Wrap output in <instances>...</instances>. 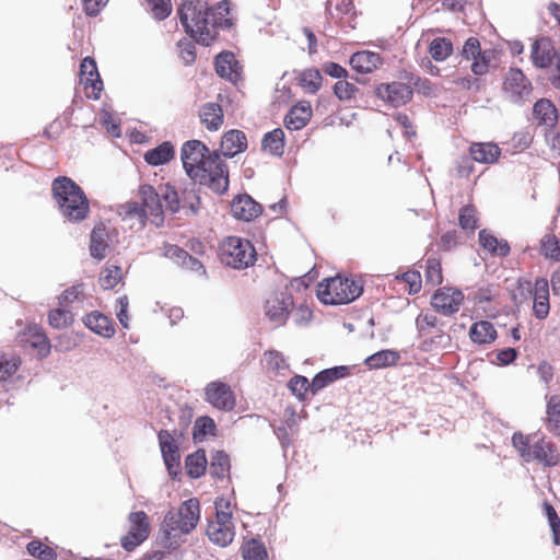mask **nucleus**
Returning <instances> with one entry per match:
<instances>
[{"label": "nucleus", "instance_id": "nucleus-1", "mask_svg": "<svg viewBox=\"0 0 560 560\" xmlns=\"http://www.w3.org/2000/svg\"><path fill=\"white\" fill-rule=\"evenodd\" d=\"M183 166L187 175L196 183L217 194H224L229 187L226 164L215 151L200 140L186 141L180 151Z\"/></svg>", "mask_w": 560, "mask_h": 560}, {"label": "nucleus", "instance_id": "nucleus-2", "mask_svg": "<svg viewBox=\"0 0 560 560\" xmlns=\"http://www.w3.org/2000/svg\"><path fill=\"white\" fill-rule=\"evenodd\" d=\"M229 0L218 2L214 9L202 0H183L177 9V14L187 34L197 43L209 46L219 35V28L229 26L230 20L225 16L230 13Z\"/></svg>", "mask_w": 560, "mask_h": 560}, {"label": "nucleus", "instance_id": "nucleus-3", "mask_svg": "<svg viewBox=\"0 0 560 560\" xmlns=\"http://www.w3.org/2000/svg\"><path fill=\"white\" fill-rule=\"evenodd\" d=\"M51 195L62 217L69 222H82L89 217L90 201L84 190L70 177L55 178Z\"/></svg>", "mask_w": 560, "mask_h": 560}, {"label": "nucleus", "instance_id": "nucleus-4", "mask_svg": "<svg viewBox=\"0 0 560 560\" xmlns=\"http://www.w3.org/2000/svg\"><path fill=\"white\" fill-rule=\"evenodd\" d=\"M512 445L526 463H538L544 467H555L560 462L558 446L542 433L514 432Z\"/></svg>", "mask_w": 560, "mask_h": 560}, {"label": "nucleus", "instance_id": "nucleus-5", "mask_svg": "<svg viewBox=\"0 0 560 560\" xmlns=\"http://www.w3.org/2000/svg\"><path fill=\"white\" fill-rule=\"evenodd\" d=\"M200 521V502L197 498H190L184 501L177 510L168 511L163 520L161 530L167 546L173 547L177 544L176 538L182 535L190 534Z\"/></svg>", "mask_w": 560, "mask_h": 560}, {"label": "nucleus", "instance_id": "nucleus-6", "mask_svg": "<svg viewBox=\"0 0 560 560\" xmlns=\"http://www.w3.org/2000/svg\"><path fill=\"white\" fill-rule=\"evenodd\" d=\"M363 292L361 281L348 277H332L317 284L316 294L320 302L327 305L348 304L358 299Z\"/></svg>", "mask_w": 560, "mask_h": 560}, {"label": "nucleus", "instance_id": "nucleus-7", "mask_svg": "<svg viewBox=\"0 0 560 560\" xmlns=\"http://www.w3.org/2000/svg\"><path fill=\"white\" fill-rule=\"evenodd\" d=\"M220 261L236 270L247 269L255 265L257 252L250 241L240 236H226L218 248Z\"/></svg>", "mask_w": 560, "mask_h": 560}, {"label": "nucleus", "instance_id": "nucleus-8", "mask_svg": "<svg viewBox=\"0 0 560 560\" xmlns=\"http://www.w3.org/2000/svg\"><path fill=\"white\" fill-rule=\"evenodd\" d=\"M206 533L208 538L220 547H226L233 541L235 532L228 500L215 501V518L208 523Z\"/></svg>", "mask_w": 560, "mask_h": 560}, {"label": "nucleus", "instance_id": "nucleus-9", "mask_svg": "<svg viewBox=\"0 0 560 560\" xmlns=\"http://www.w3.org/2000/svg\"><path fill=\"white\" fill-rule=\"evenodd\" d=\"M498 55V50L493 48L481 49L477 37L467 38L460 51L463 59L471 61L470 70L476 77L486 75L497 61Z\"/></svg>", "mask_w": 560, "mask_h": 560}, {"label": "nucleus", "instance_id": "nucleus-10", "mask_svg": "<svg viewBox=\"0 0 560 560\" xmlns=\"http://www.w3.org/2000/svg\"><path fill=\"white\" fill-rule=\"evenodd\" d=\"M502 92L510 102L523 104L530 100L533 85L521 69L510 68L504 75Z\"/></svg>", "mask_w": 560, "mask_h": 560}, {"label": "nucleus", "instance_id": "nucleus-11", "mask_svg": "<svg viewBox=\"0 0 560 560\" xmlns=\"http://www.w3.org/2000/svg\"><path fill=\"white\" fill-rule=\"evenodd\" d=\"M129 529L120 539V545L126 551L135 550L150 535V522L144 511L131 512L128 515Z\"/></svg>", "mask_w": 560, "mask_h": 560}, {"label": "nucleus", "instance_id": "nucleus-12", "mask_svg": "<svg viewBox=\"0 0 560 560\" xmlns=\"http://www.w3.org/2000/svg\"><path fill=\"white\" fill-rule=\"evenodd\" d=\"M464 299V293L459 289L442 287L432 294L431 305L435 312L444 316H452L460 310Z\"/></svg>", "mask_w": 560, "mask_h": 560}, {"label": "nucleus", "instance_id": "nucleus-13", "mask_svg": "<svg viewBox=\"0 0 560 560\" xmlns=\"http://www.w3.org/2000/svg\"><path fill=\"white\" fill-rule=\"evenodd\" d=\"M80 82L83 85L86 97L98 100L103 90L96 62L91 57H85L80 65Z\"/></svg>", "mask_w": 560, "mask_h": 560}, {"label": "nucleus", "instance_id": "nucleus-14", "mask_svg": "<svg viewBox=\"0 0 560 560\" xmlns=\"http://www.w3.org/2000/svg\"><path fill=\"white\" fill-rule=\"evenodd\" d=\"M377 97L394 107L402 106L411 101L413 92L402 82L381 83L375 88Z\"/></svg>", "mask_w": 560, "mask_h": 560}, {"label": "nucleus", "instance_id": "nucleus-15", "mask_svg": "<svg viewBox=\"0 0 560 560\" xmlns=\"http://www.w3.org/2000/svg\"><path fill=\"white\" fill-rule=\"evenodd\" d=\"M206 399L214 408L232 410L236 405L235 394L231 386L223 382H211L205 389Z\"/></svg>", "mask_w": 560, "mask_h": 560}, {"label": "nucleus", "instance_id": "nucleus-16", "mask_svg": "<svg viewBox=\"0 0 560 560\" xmlns=\"http://www.w3.org/2000/svg\"><path fill=\"white\" fill-rule=\"evenodd\" d=\"M530 59L535 67L545 69L558 62L560 51L555 48L550 38L540 37L532 45Z\"/></svg>", "mask_w": 560, "mask_h": 560}, {"label": "nucleus", "instance_id": "nucleus-17", "mask_svg": "<svg viewBox=\"0 0 560 560\" xmlns=\"http://www.w3.org/2000/svg\"><path fill=\"white\" fill-rule=\"evenodd\" d=\"M138 194L148 219L151 218V222L156 226L161 225L164 220L161 195L150 185L140 186Z\"/></svg>", "mask_w": 560, "mask_h": 560}, {"label": "nucleus", "instance_id": "nucleus-18", "mask_svg": "<svg viewBox=\"0 0 560 560\" xmlns=\"http://www.w3.org/2000/svg\"><path fill=\"white\" fill-rule=\"evenodd\" d=\"M326 11L336 23L355 28L357 12L353 0H327Z\"/></svg>", "mask_w": 560, "mask_h": 560}, {"label": "nucleus", "instance_id": "nucleus-19", "mask_svg": "<svg viewBox=\"0 0 560 560\" xmlns=\"http://www.w3.org/2000/svg\"><path fill=\"white\" fill-rule=\"evenodd\" d=\"M217 74L234 84L242 79V67L231 51L220 52L214 60Z\"/></svg>", "mask_w": 560, "mask_h": 560}, {"label": "nucleus", "instance_id": "nucleus-20", "mask_svg": "<svg viewBox=\"0 0 560 560\" xmlns=\"http://www.w3.org/2000/svg\"><path fill=\"white\" fill-rule=\"evenodd\" d=\"M231 212L235 219L249 222L261 214L262 207L249 195H238L231 202Z\"/></svg>", "mask_w": 560, "mask_h": 560}, {"label": "nucleus", "instance_id": "nucleus-21", "mask_svg": "<svg viewBox=\"0 0 560 560\" xmlns=\"http://www.w3.org/2000/svg\"><path fill=\"white\" fill-rule=\"evenodd\" d=\"M292 300L284 294L270 296L265 303V313L277 325H282L288 319Z\"/></svg>", "mask_w": 560, "mask_h": 560}, {"label": "nucleus", "instance_id": "nucleus-22", "mask_svg": "<svg viewBox=\"0 0 560 560\" xmlns=\"http://www.w3.org/2000/svg\"><path fill=\"white\" fill-rule=\"evenodd\" d=\"M198 116L201 125L210 132L220 130L224 124L223 108L215 102L202 104L199 107Z\"/></svg>", "mask_w": 560, "mask_h": 560}, {"label": "nucleus", "instance_id": "nucleus-23", "mask_svg": "<svg viewBox=\"0 0 560 560\" xmlns=\"http://www.w3.org/2000/svg\"><path fill=\"white\" fill-rule=\"evenodd\" d=\"M221 152L226 158H233L247 149V138L245 132L232 129L222 136L220 143Z\"/></svg>", "mask_w": 560, "mask_h": 560}, {"label": "nucleus", "instance_id": "nucleus-24", "mask_svg": "<svg viewBox=\"0 0 560 560\" xmlns=\"http://www.w3.org/2000/svg\"><path fill=\"white\" fill-rule=\"evenodd\" d=\"M312 117V107L310 102L301 101L288 112L284 117V126L290 130H300L304 128Z\"/></svg>", "mask_w": 560, "mask_h": 560}, {"label": "nucleus", "instance_id": "nucleus-25", "mask_svg": "<svg viewBox=\"0 0 560 560\" xmlns=\"http://www.w3.org/2000/svg\"><path fill=\"white\" fill-rule=\"evenodd\" d=\"M549 310V282L546 278H538L534 285V315L544 319L548 316Z\"/></svg>", "mask_w": 560, "mask_h": 560}, {"label": "nucleus", "instance_id": "nucleus-26", "mask_svg": "<svg viewBox=\"0 0 560 560\" xmlns=\"http://www.w3.org/2000/svg\"><path fill=\"white\" fill-rule=\"evenodd\" d=\"M24 337V341L36 350L42 358H46L50 353V341L40 326L28 325L25 329Z\"/></svg>", "mask_w": 560, "mask_h": 560}, {"label": "nucleus", "instance_id": "nucleus-27", "mask_svg": "<svg viewBox=\"0 0 560 560\" xmlns=\"http://www.w3.org/2000/svg\"><path fill=\"white\" fill-rule=\"evenodd\" d=\"M350 65L358 73H371L382 65L380 54L369 50L354 52L350 58Z\"/></svg>", "mask_w": 560, "mask_h": 560}, {"label": "nucleus", "instance_id": "nucleus-28", "mask_svg": "<svg viewBox=\"0 0 560 560\" xmlns=\"http://www.w3.org/2000/svg\"><path fill=\"white\" fill-rule=\"evenodd\" d=\"M469 154L478 163L493 164L499 160L501 149L492 142H476L469 147Z\"/></svg>", "mask_w": 560, "mask_h": 560}, {"label": "nucleus", "instance_id": "nucleus-29", "mask_svg": "<svg viewBox=\"0 0 560 560\" xmlns=\"http://www.w3.org/2000/svg\"><path fill=\"white\" fill-rule=\"evenodd\" d=\"M479 244L492 256L506 257L511 252L508 241L498 238L488 230L479 232Z\"/></svg>", "mask_w": 560, "mask_h": 560}, {"label": "nucleus", "instance_id": "nucleus-30", "mask_svg": "<svg viewBox=\"0 0 560 560\" xmlns=\"http://www.w3.org/2000/svg\"><path fill=\"white\" fill-rule=\"evenodd\" d=\"M84 325L97 335L110 338L115 334L112 320L100 312H92L83 318Z\"/></svg>", "mask_w": 560, "mask_h": 560}, {"label": "nucleus", "instance_id": "nucleus-31", "mask_svg": "<svg viewBox=\"0 0 560 560\" xmlns=\"http://www.w3.org/2000/svg\"><path fill=\"white\" fill-rule=\"evenodd\" d=\"M108 248V234L103 223L95 225L91 232L90 253L91 256L102 260Z\"/></svg>", "mask_w": 560, "mask_h": 560}, {"label": "nucleus", "instance_id": "nucleus-32", "mask_svg": "<svg viewBox=\"0 0 560 560\" xmlns=\"http://www.w3.org/2000/svg\"><path fill=\"white\" fill-rule=\"evenodd\" d=\"M400 360V354L396 350H381L373 353L364 360V364L371 370H378L395 366Z\"/></svg>", "mask_w": 560, "mask_h": 560}, {"label": "nucleus", "instance_id": "nucleus-33", "mask_svg": "<svg viewBox=\"0 0 560 560\" xmlns=\"http://www.w3.org/2000/svg\"><path fill=\"white\" fill-rule=\"evenodd\" d=\"M284 145V131L281 128L267 132L261 140V150L276 156L283 154Z\"/></svg>", "mask_w": 560, "mask_h": 560}, {"label": "nucleus", "instance_id": "nucleus-34", "mask_svg": "<svg viewBox=\"0 0 560 560\" xmlns=\"http://www.w3.org/2000/svg\"><path fill=\"white\" fill-rule=\"evenodd\" d=\"M469 336L475 343H490L495 339L497 330L490 322L480 320L471 325Z\"/></svg>", "mask_w": 560, "mask_h": 560}, {"label": "nucleus", "instance_id": "nucleus-35", "mask_svg": "<svg viewBox=\"0 0 560 560\" xmlns=\"http://www.w3.org/2000/svg\"><path fill=\"white\" fill-rule=\"evenodd\" d=\"M174 158V147L170 142H163L154 149L145 152L144 161L153 166L162 165Z\"/></svg>", "mask_w": 560, "mask_h": 560}, {"label": "nucleus", "instance_id": "nucleus-36", "mask_svg": "<svg viewBox=\"0 0 560 560\" xmlns=\"http://www.w3.org/2000/svg\"><path fill=\"white\" fill-rule=\"evenodd\" d=\"M547 429L560 436V395H552L547 399Z\"/></svg>", "mask_w": 560, "mask_h": 560}, {"label": "nucleus", "instance_id": "nucleus-37", "mask_svg": "<svg viewBox=\"0 0 560 560\" xmlns=\"http://www.w3.org/2000/svg\"><path fill=\"white\" fill-rule=\"evenodd\" d=\"M186 472L190 478H199L206 472L207 457L203 450L188 455L185 460Z\"/></svg>", "mask_w": 560, "mask_h": 560}, {"label": "nucleus", "instance_id": "nucleus-38", "mask_svg": "<svg viewBox=\"0 0 560 560\" xmlns=\"http://www.w3.org/2000/svg\"><path fill=\"white\" fill-rule=\"evenodd\" d=\"M539 253L546 259L560 262V238L555 234H545L539 244Z\"/></svg>", "mask_w": 560, "mask_h": 560}, {"label": "nucleus", "instance_id": "nucleus-39", "mask_svg": "<svg viewBox=\"0 0 560 560\" xmlns=\"http://www.w3.org/2000/svg\"><path fill=\"white\" fill-rule=\"evenodd\" d=\"M74 322V316L70 310L59 305L48 312V324L55 329H66Z\"/></svg>", "mask_w": 560, "mask_h": 560}, {"label": "nucleus", "instance_id": "nucleus-40", "mask_svg": "<svg viewBox=\"0 0 560 560\" xmlns=\"http://www.w3.org/2000/svg\"><path fill=\"white\" fill-rule=\"evenodd\" d=\"M322 74L319 70L311 68L302 71L299 77V85L307 93H316L322 86Z\"/></svg>", "mask_w": 560, "mask_h": 560}, {"label": "nucleus", "instance_id": "nucleus-41", "mask_svg": "<svg viewBox=\"0 0 560 560\" xmlns=\"http://www.w3.org/2000/svg\"><path fill=\"white\" fill-rule=\"evenodd\" d=\"M394 281L396 283H404L405 289L411 295L419 293L422 288L421 273L416 269H409L406 272L395 276Z\"/></svg>", "mask_w": 560, "mask_h": 560}, {"label": "nucleus", "instance_id": "nucleus-42", "mask_svg": "<svg viewBox=\"0 0 560 560\" xmlns=\"http://www.w3.org/2000/svg\"><path fill=\"white\" fill-rule=\"evenodd\" d=\"M120 214L124 220L136 221L140 229L145 225V221L148 220L147 210L141 203L136 201H129L122 205Z\"/></svg>", "mask_w": 560, "mask_h": 560}, {"label": "nucleus", "instance_id": "nucleus-43", "mask_svg": "<svg viewBox=\"0 0 560 560\" xmlns=\"http://www.w3.org/2000/svg\"><path fill=\"white\" fill-rule=\"evenodd\" d=\"M429 54L435 61H444L453 54V44L448 38L436 37L429 45Z\"/></svg>", "mask_w": 560, "mask_h": 560}, {"label": "nucleus", "instance_id": "nucleus-44", "mask_svg": "<svg viewBox=\"0 0 560 560\" xmlns=\"http://www.w3.org/2000/svg\"><path fill=\"white\" fill-rule=\"evenodd\" d=\"M534 114L540 122L546 125H553L557 120V109L549 100L537 101L534 105Z\"/></svg>", "mask_w": 560, "mask_h": 560}, {"label": "nucleus", "instance_id": "nucleus-45", "mask_svg": "<svg viewBox=\"0 0 560 560\" xmlns=\"http://www.w3.org/2000/svg\"><path fill=\"white\" fill-rule=\"evenodd\" d=\"M230 470V458L222 452L218 451L211 456L209 474L217 479H223Z\"/></svg>", "mask_w": 560, "mask_h": 560}, {"label": "nucleus", "instance_id": "nucleus-46", "mask_svg": "<svg viewBox=\"0 0 560 560\" xmlns=\"http://www.w3.org/2000/svg\"><path fill=\"white\" fill-rule=\"evenodd\" d=\"M86 298L84 283H77L66 289L58 298L59 305L68 307L74 302H83Z\"/></svg>", "mask_w": 560, "mask_h": 560}, {"label": "nucleus", "instance_id": "nucleus-47", "mask_svg": "<svg viewBox=\"0 0 560 560\" xmlns=\"http://www.w3.org/2000/svg\"><path fill=\"white\" fill-rule=\"evenodd\" d=\"M122 280V270L120 267L112 265L106 266L100 276L98 283L104 290L114 289Z\"/></svg>", "mask_w": 560, "mask_h": 560}, {"label": "nucleus", "instance_id": "nucleus-48", "mask_svg": "<svg viewBox=\"0 0 560 560\" xmlns=\"http://www.w3.org/2000/svg\"><path fill=\"white\" fill-rule=\"evenodd\" d=\"M244 560H268L267 549L260 540L252 539L242 548Z\"/></svg>", "mask_w": 560, "mask_h": 560}, {"label": "nucleus", "instance_id": "nucleus-49", "mask_svg": "<svg viewBox=\"0 0 560 560\" xmlns=\"http://www.w3.org/2000/svg\"><path fill=\"white\" fill-rule=\"evenodd\" d=\"M215 423L210 417H199L194 424L192 438L201 442L208 434H214Z\"/></svg>", "mask_w": 560, "mask_h": 560}, {"label": "nucleus", "instance_id": "nucleus-50", "mask_svg": "<svg viewBox=\"0 0 560 560\" xmlns=\"http://www.w3.org/2000/svg\"><path fill=\"white\" fill-rule=\"evenodd\" d=\"M458 223L463 230L475 231L478 228L477 210L472 205L460 208Z\"/></svg>", "mask_w": 560, "mask_h": 560}, {"label": "nucleus", "instance_id": "nucleus-51", "mask_svg": "<svg viewBox=\"0 0 560 560\" xmlns=\"http://www.w3.org/2000/svg\"><path fill=\"white\" fill-rule=\"evenodd\" d=\"M26 549L28 553L40 560H56L57 552L54 548L43 544L39 540H32L27 544Z\"/></svg>", "mask_w": 560, "mask_h": 560}, {"label": "nucleus", "instance_id": "nucleus-52", "mask_svg": "<svg viewBox=\"0 0 560 560\" xmlns=\"http://www.w3.org/2000/svg\"><path fill=\"white\" fill-rule=\"evenodd\" d=\"M542 509L552 530L553 542L555 545L560 546V517L558 516L555 508L548 501H544Z\"/></svg>", "mask_w": 560, "mask_h": 560}, {"label": "nucleus", "instance_id": "nucleus-53", "mask_svg": "<svg viewBox=\"0 0 560 560\" xmlns=\"http://www.w3.org/2000/svg\"><path fill=\"white\" fill-rule=\"evenodd\" d=\"M425 280L432 285H439L443 281L441 261L436 258H428L425 261Z\"/></svg>", "mask_w": 560, "mask_h": 560}, {"label": "nucleus", "instance_id": "nucleus-54", "mask_svg": "<svg viewBox=\"0 0 560 560\" xmlns=\"http://www.w3.org/2000/svg\"><path fill=\"white\" fill-rule=\"evenodd\" d=\"M150 12L158 21L165 20L172 12L171 0H147Z\"/></svg>", "mask_w": 560, "mask_h": 560}, {"label": "nucleus", "instance_id": "nucleus-55", "mask_svg": "<svg viewBox=\"0 0 560 560\" xmlns=\"http://www.w3.org/2000/svg\"><path fill=\"white\" fill-rule=\"evenodd\" d=\"M288 387L300 400H304L307 392H311V383L307 377L302 375L292 377L288 383Z\"/></svg>", "mask_w": 560, "mask_h": 560}, {"label": "nucleus", "instance_id": "nucleus-56", "mask_svg": "<svg viewBox=\"0 0 560 560\" xmlns=\"http://www.w3.org/2000/svg\"><path fill=\"white\" fill-rule=\"evenodd\" d=\"M358 92V86L346 80H339L334 85V93L340 101H350Z\"/></svg>", "mask_w": 560, "mask_h": 560}, {"label": "nucleus", "instance_id": "nucleus-57", "mask_svg": "<svg viewBox=\"0 0 560 560\" xmlns=\"http://www.w3.org/2000/svg\"><path fill=\"white\" fill-rule=\"evenodd\" d=\"M161 199L165 203V208L171 212L175 213L180 208V201L177 191L170 185H165L161 189Z\"/></svg>", "mask_w": 560, "mask_h": 560}, {"label": "nucleus", "instance_id": "nucleus-58", "mask_svg": "<svg viewBox=\"0 0 560 560\" xmlns=\"http://www.w3.org/2000/svg\"><path fill=\"white\" fill-rule=\"evenodd\" d=\"M159 445L162 454L179 451L174 435L167 430H160L158 433Z\"/></svg>", "mask_w": 560, "mask_h": 560}, {"label": "nucleus", "instance_id": "nucleus-59", "mask_svg": "<svg viewBox=\"0 0 560 560\" xmlns=\"http://www.w3.org/2000/svg\"><path fill=\"white\" fill-rule=\"evenodd\" d=\"M20 364V359L15 357H12L11 359H0V382L7 381L15 374Z\"/></svg>", "mask_w": 560, "mask_h": 560}, {"label": "nucleus", "instance_id": "nucleus-60", "mask_svg": "<svg viewBox=\"0 0 560 560\" xmlns=\"http://www.w3.org/2000/svg\"><path fill=\"white\" fill-rule=\"evenodd\" d=\"M179 57L185 65H191L196 60V46L191 40L184 39L178 42Z\"/></svg>", "mask_w": 560, "mask_h": 560}, {"label": "nucleus", "instance_id": "nucleus-61", "mask_svg": "<svg viewBox=\"0 0 560 560\" xmlns=\"http://www.w3.org/2000/svg\"><path fill=\"white\" fill-rule=\"evenodd\" d=\"M458 244V236L455 230L447 231L442 234L436 243L438 249L442 252H450L455 248Z\"/></svg>", "mask_w": 560, "mask_h": 560}, {"label": "nucleus", "instance_id": "nucleus-62", "mask_svg": "<svg viewBox=\"0 0 560 560\" xmlns=\"http://www.w3.org/2000/svg\"><path fill=\"white\" fill-rule=\"evenodd\" d=\"M168 474L176 477L180 471V454L179 451L174 453L162 454Z\"/></svg>", "mask_w": 560, "mask_h": 560}, {"label": "nucleus", "instance_id": "nucleus-63", "mask_svg": "<svg viewBox=\"0 0 560 560\" xmlns=\"http://www.w3.org/2000/svg\"><path fill=\"white\" fill-rule=\"evenodd\" d=\"M129 301L126 295L120 296L117 300V318L120 325L128 329L129 328V316H128Z\"/></svg>", "mask_w": 560, "mask_h": 560}, {"label": "nucleus", "instance_id": "nucleus-64", "mask_svg": "<svg viewBox=\"0 0 560 560\" xmlns=\"http://www.w3.org/2000/svg\"><path fill=\"white\" fill-rule=\"evenodd\" d=\"M164 255L182 266L188 253L177 245L168 244L164 246Z\"/></svg>", "mask_w": 560, "mask_h": 560}]
</instances>
